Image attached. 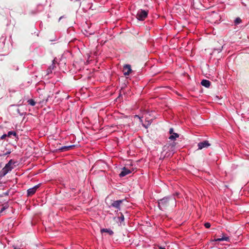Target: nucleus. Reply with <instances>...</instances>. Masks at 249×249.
<instances>
[{"mask_svg":"<svg viewBox=\"0 0 249 249\" xmlns=\"http://www.w3.org/2000/svg\"><path fill=\"white\" fill-rule=\"evenodd\" d=\"M14 249H18L16 247H14Z\"/></svg>","mask_w":249,"mask_h":249,"instance_id":"393cba45","label":"nucleus"},{"mask_svg":"<svg viewBox=\"0 0 249 249\" xmlns=\"http://www.w3.org/2000/svg\"><path fill=\"white\" fill-rule=\"evenodd\" d=\"M170 136L169 137V139L171 141L175 140L177 138L179 137V135L177 133L174 132V129L173 128H171L169 129V131Z\"/></svg>","mask_w":249,"mask_h":249,"instance_id":"6e6552de","label":"nucleus"},{"mask_svg":"<svg viewBox=\"0 0 249 249\" xmlns=\"http://www.w3.org/2000/svg\"><path fill=\"white\" fill-rule=\"evenodd\" d=\"M132 172V170L127 169L126 167H124L122 172L120 173L119 176L120 177H124L127 175L130 174Z\"/></svg>","mask_w":249,"mask_h":249,"instance_id":"9d476101","label":"nucleus"},{"mask_svg":"<svg viewBox=\"0 0 249 249\" xmlns=\"http://www.w3.org/2000/svg\"><path fill=\"white\" fill-rule=\"evenodd\" d=\"M7 137H11L12 136L16 137L17 136V133L14 131H9L8 133L7 134Z\"/></svg>","mask_w":249,"mask_h":249,"instance_id":"dca6fc26","label":"nucleus"},{"mask_svg":"<svg viewBox=\"0 0 249 249\" xmlns=\"http://www.w3.org/2000/svg\"><path fill=\"white\" fill-rule=\"evenodd\" d=\"M158 206L162 211L166 210L171 205L175 206L176 199L173 197L166 196L158 200Z\"/></svg>","mask_w":249,"mask_h":249,"instance_id":"f257e3e1","label":"nucleus"},{"mask_svg":"<svg viewBox=\"0 0 249 249\" xmlns=\"http://www.w3.org/2000/svg\"><path fill=\"white\" fill-rule=\"evenodd\" d=\"M16 162L12 160H10L9 162L6 164L5 166L2 169L0 172V176H5L9 172L11 171L16 165H13L16 163Z\"/></svg>","mask_w":249,"mask_h":249,"instance_id":"f03ea898","label":"nucleus"},{"mask_svg":"<svg viewBox=\"0 0 249 249\" xmlns=\"http://www.w3.org/2000/svg\"><path fill=\"white\" fill-rule=\"evenodd\" d=\"M9 207V204L8 202H6L2 204L1 208H0V213H2L5 210L8 209Z\"/></svg>","mask_w":249,"mask_h":249,"instance_id":"ddd939ff","label":"nucleus"},{"mask_svg":"<svg viewBox=\"0 0 249 249\" xmlns=\"http://www.w3.org/2000/svg\"><path fill=\"white\" fill-rule=\"evenodd\" d=\"M120 214H121V215H120V216L118 217V218L119 219L120 222H123L124 221V216L122 213H121Z\"/></svg>","mask_w":249,"mask_h":249,"instance_id":"6ab92c4d","label":"nucleus"},{"mask_svg":"<svg viewBox=\"0 0 249 249\" xmlns=\"http://www.w3.org/2000/svg\"><path fill=\"white\" fill-rule=\"evenodd\" d=\"M123 73L125 76L128 75L132 72L131 66L129 64L125 65L123 67Z\"/></svg>","mask_w":249,"mask_h":249,"instance_id":"0eeeda50","label":"nucleus"},{"mask_svg":"<svg viewBox=\"0 0 249 249\" xmlns=\"http://www.w3.org/2000/svg\"><path fill=\"white\" fill-rule=\"evenodd\" d=\"M75 146V145H71L68 146L62 147L60 149L62 151H65L69 150L70 149L73 148Z\"/></svg>","mask_w":249,"mask_h":249,"instance_id":"2eb2a0df","label":"nucleus"},{"mask_svg":"<svg viewBox=\"0 0 249 249\" xmlns=\"http://www.w3.org/2000/svg\"><path fill=\"white\" fill-rule=\"evenodd\" d=\"M213 241H214L215 242H220V241H223L230 242V238L228 236H223L221 238L214 239Z\"/></svg>","mask_w":249,"mask_h":249,"instance_id":"f8f14e48","label":"nucleus"},{"mask_svg":"<svg viewBox=\"0 0 249 249\" xmlns=\"http://www.w3.org/2000/svg\"><path fill=\"white\" fill-rule=\"evenodd\" d=\"M124 201V199L114 200L113 201L110 206V207H113L117 209V211L120 210L121 205Z\"/></svg>","mask_w":249,"mask_h":249,"instance_id":"20e7f679","label":"nucleus"},{"mask_svg":"<svg viewBox=\"0 0 249 249\" xmlns=\"http://www.w3.org/2000/svg\"><path fill=\"white\" fill-rule=\"evenodd\" d=\"M18 68L17 67V68H16V70H18Z\"/></svg>","mask_w":249,"mask_h":249,"instance_id":"a878e982","label":"nucleus"},{"mask_svg":"<svg viewBox=\"0 0 249 249\" xmlns=\"http://www.w3.org/2000/svg\"><path fill=\"white\" fill-rule=\"evenodd\" d=\"M148 11L140 9L138 11L136 18L139 20L143 21L148 16Z\"/></svg>","mask_w":249,"mask_h":249,"instance_id":"7ed1b4c3","label":"nucleus"},{"mask_svg":"<svg viewBox=\"0 0 249 249\" xmlns=\"http://www.w3.org/2000/svg\"><path fill=\"white\" fill-rule=\"evenodd\" d=\"M10 153H11V151H8L7 152H6L5 153H4V155H8V154H9Z\"/></svg>","mask_w":249,"mask_h":249,"instance_id":"4be33fe9","label":"nucleus"},{"mask_svg":"<svg viewBox=\"0 0 249 249\" xmlns=\"http://www.w3.org/2000/svg\"><path fill=\"white\" fill-rule=\"evenodd\" d=\"M27 103L28 104L32 106H34L36 105V102L33 99H29L27 101Z\"/></svg>","mask_w":249,"mask_h":249,"instance_id":"f3484780","label":"nucleus"},{"mask_svg":"<svg viewBox=\"0 0 249 249\" xmlns=\"http://www.w3.org/2000/svg\"><path fill=\"white\" fill-rule=\"evenodd\" d=\"M101 233L107 232L109 235H111L113 234V231L109 229H102L101 230Z\"/></svg>","mask_w":249,"mask_h":249,"instance_id":"4468645a","label":"nucleus"},{"mask_svg":"<svg viewBox=\"0 0 249 249\" xmlns=\"http://www.w3.org/2000/svg\"><path fill=\"white\" fill-rule=\"evenodd\" d=\"M201 84L202 86L206 88H209L211 86V83L210 81L208 80L203 79L201 81Z\"/></svg>","mask_w":249,"mask_h":249,"instance_id":"9b49d317","label":"nucleus"},{"mask_svg":"<svg viewBox=\"0 0 249 249\" xmlns=\"http://www.w3.org/2000/svg\"><path fill=\"white\" fill-rule=\"evenodd\" d=\"M204 226L206 228H210L211 227V224L209 222H206L204 224Z\"/></svg>","mask_w":249,"mask_h":249,"instance_id":"aec40b11","label":"nucleus"},{"mask_svg":"<svg viewBox=\"0 0 249 249\" xmlns=\"http://www.w3.org/2000/svg\"><path fill=\"white\" fill-rule=\"evenodd\" d=\"M241 3H242V4L244 6H245V7H246V6H247L246 4H245L244 2H242Z\"/></svg>","mask_w":249,"mask_h":249,"instance_id":"5701e85b","label":"nucleus"},{"mask_svg":"<svg viewBox=\"0 0 249 249\" xmlns=\"http://www.w3.org/2000/svg\"><path fill=\"white\" fill-rule=\"evenodd\" d=\"M241 22L242 20L240 18H237L234 20V23L235 24H238L241 23Z\"/></svg>","mask_w":249,"mask_h":249,"instance_id":"a211bd4d","label":"nucleus"},{"mask_svg":"<svg viewBox=\"0 0 249 249\" xmlns=\"http://www.w3.org/2000/svg\"><path fill=\"white\" fill-rule=\"evenodd\" d=\"M6 137H7V135L6 134H4L3 135H2L1 137H0V139L1 140H3Z\"/></svg>","mask_w":249,"mask_h":249,"instance_id":"412c9836","label":"nucleus"},{"mask_svg":"<svg viewBox=\"0 0 249 249\" xmlns=\"http://www.w3.org/2000/svg\"><path fill=\"white\" fill-rule=\"evenodd\" d=\"M159 249H165V248L164 247H159Z\"/></svg>","mask_w":249,"mask_h":249,"instance_id":"b1692460","label":"nucleus"},{"mask_svg":"<svg viewBox=\"0 0 249 249\" xmlns=\"http://www.w3.org/2000/svg\"><path fill=\"white\" fill-rule=\"evenodd\" d=\"M40 187V184H38L34 187L29 188L27 190V196H30L34 195L36 192L37 189Z\"/></svg>","mask_w":249,"mask_h":249,"instance_id":"39448f33","label":"nucleus"},{"mask_svg":"<svg viewBox=\"0 0 249 249\" xmlns=\"http://www.w3.org/2000/svg\"><path fill=\"white\" fill-rule=\"evenodd\" d=\"M211 144L208 141H204L198 143V150H201L204 148H207Z\"/></svg>","mask_w":249,"mask_h":249,"instance_id":"423d86ee","label":"nucleus"},{"mask_svg":"<svg viewBox=\"0 0 249 249\" xmlns=\"http://www.w3.org/2000/svg\"><path fill=\"white\" fill-rule=\"evenodd\" d=\"M56 63H57V61L56 58H54L52 64L47 70V74L48 75L52 72L53 70L56 68Z\"/></svg>","mask_w":249,"mask_h":249,"instance_id":"1a4fd4ad","label":"nucleus"}]
</instances>
